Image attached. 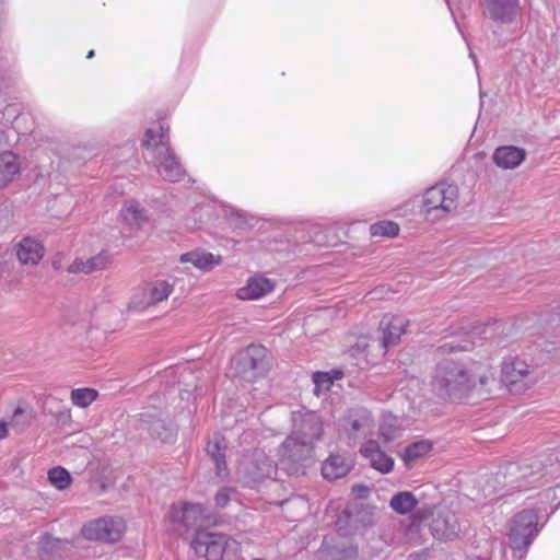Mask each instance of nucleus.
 I'll return each mask as SVG.
<instances>
[{
  "label": "nucleus",
  "instance_id": "nucleus-20",
  "mask_svg": "<svg viewBox=\"0 0 560 560\" xmlns=\"http://www.w3.org/2000/svg\"><path fill=\"white\" fill-rule=\"evenodd\" d=\"M19 260L24 265H36L44 256V246L35 238L24 237L16 249Z\"/></svg>",
  "mask_w": 560,
  "mask_h": 560
},
{
  "label": "nucleus",
  "instance_id": "nucleus-44",
  "mask_svg": "<svg viewBox=\"0 0 560 560\" xmlns=\"http://www.w3.org/2000/svg\"><path fill=\"white\" fill-rule=\"evenodd\" d=\"M342 376V373L339 371L335 372V378H340Z\"/></svg>",
  "mask_w": 560,
  "mask_h": 560
},
{
  "label": "nucleus",
  "instance_id": "nucleus-5",
  "mask_svg": "<svg viewBox=\"0 0 560 560\" xmlns=\"http://www.w3.org/2000/svg\"><path fill=\"white\" fill-rule=\"evenodd\" d=\"M458 197L457 186L439 183L424 191L421 212L428 221L441 220L457 209Z\"/></svg>",
  "mask_w": 560,
  "mask_h": 560
},
{
  "label": "nucleus",
  "instance_id": "nucleus-32",
  "mask_svg": "<svg viewBox=\"0 0 560 560\" xmlns=\"http://www.w3.org/2000/svg\"><path fill=\"white\" fill-rule=\"evenodd\" d=\"M49 482L58 490H65L71 485V476L63 467H54L48 471Z\"/></svg>",
  "mask_w": 560,
  "mask_h": 560
},
{
  "label": "nucleus",
  "instance_id": "nucleus-17",
  "mask_svg": "<svg viewBox=\"0 0 560 560\" xmlns=\"http://www.w3.org/2000/svg\"><path fill=\"white\" fill-rule=\"evenodd\" d=\"M302 440H310L311 445L314 446V442L320 439L323 433V424L318 416L315 413H307L300 419L295 420L293 432Z\"/></svg>",
  "mask_w": 560,
  "mask_h": 560
},
{
  "label": "nucleus",
  "instance_id": "nucleus-37",
  "mask_svg": "<svg viewBox=\"0 0 560 560\" xmlns=\"http://www.w3.org/2000/svg\"><path fill=\"white\" fill-rule=\"evenodd\" d=\"M61 541L59 539L47 536L43 539L40 545V551L43 553L51 552L55 548H57Z\"/></svg>",
  "mask_w": 560,
  "mask_h": 560
},
{
  "label": "nucleus",
  "instance_id": "nucleus-3",
  "mask_svg": "<svg viewBox=\"0 0 560 560\" xmlns=\"http://www.w3.org/2000/svg\"><path fill=\"white\" fill-rule=\"evenodd\" d=\"M190 548L198 557L207 560H236L240 556V544L222 533L197 532L190 540Z\"/></svg>",
  "mask_w": 560,
  "mask_h": 560
},
{
  "label": "nucleus",
  "instance_id": "nucleus-29",
  "mask_svg": "<svg viewBox=\"0 0 560 560\" xmlns=\"http://www.w3.org/2000/svg\"><path fill=\"white\" fill-rule=\"evenodd\" d=\"M417 499L410 492H399L395 494L389 502V506L399 514H407L413 510Z\"/></svg>",
  "mask_w": 560,
  "mask_h": 560
},
{
  "label": "nucleus",
  "instance_id": "nucleus-18",
  "mask_svg": "<svg viewBox=\"0 0 560 560\" xmlns=\"http://www.w3.org/2000/svg\"><path fill=\"white\" fill-rule=\"evenodd\" d=\"M525 156L526 152L524 149L514 145H505L494 151L493 161L501 168L512 170L517 167L524 161Z\"/></svg>",
  "mask_w": 560,
  "mask_h": 560
},
{
  "label": "nucleus",
  "instance_id": "nucleus-1",
  "mask_svg": "<svg viewBox=\"0 0 560 560\" xmlns=\"http://www.w3.org/2000/svg\"><path fill=\"white\" fill-rule=\"evenodd\" d=\"M477 381L481 386L494 382L490 372H481V366L472 361L444 359L436 365L433 386L443 397L459 399L471 392Z\"/></svg>",
  "mask_w": 560,
  "mask_h": 560
},
{
  "label": "nucleus",
  "instance_id": "nucleus-41",
  "mask_svg": "<svg viewBox=\"0 0 560 560\" xmlns=\"http://www.w3.org/2000/svg\"><path fill=\"white\" fill-rule=\"evenodd\" d=\"M8 434V424L0 421V440L4 439Z\"/></svg>",
  "mask_w": 560,
  "mask_h": 560
},
{
  "label": "nucleus",
  "instance_id": "nucleus-9",
  "mask_svg": "<svg viewBox=\"0 0 560 560\" xmlns=\"http://www.w3.org/2000/svg\"><path fill=\"white\" fill-rule=\"evenodd\" d=\"M278 466L262 452L255 451L245 458L238 468V474L248 485H256L265 479L275 478Z\"/></svg>",
  "mask_w": 560,
  "mask_h": 560
},
{
  "label": "nucleus",
  "instance_id": "nucleus-27",
  "mask_svg": "<svg viewBox=\"0 0 560 560\" xmlns=\"http://www.w3.org/2000/svg\"><path fill=\"white\" fill-rule=\"evenodd\" d=\"M120 217L131 228H141L148 221L144 209L135 200L126 201L120 210Z\"/></svg>",
  "mask_w": 560,
  "mask_h": 560
},
{
  "label": "nucleus",
  "instance_id": "nucleus-36",
  "mask_svg": "<svg viewBox=\"0 0 560 560\" xmlns=\"http://www.w3.org/2000/svg\"><path fill=\"white\" fill-rule=\"evenodd\" d=\"M30 422V413L18 407L13 413L11 425L18 430H22Z\"/></svg>",
  "mask_w": 560,
  "mask_h": 560
},
{
  "label": "nucleus",
  "instance_id": "nucleus-19",
  "mask_svg": "<svg viewBox=\"0 0 560 560\" xmlns=\"http://www.w3.org/2000/svg\"><path fill=\"white\" fill-rule=\"evenodd\" d=\"M273 290V283L265 277H253L237 291L241 300H258Z\"/></svg>",
  "mask_w": 560,
  "mask_h": 560
},
{
  "label": "nucleus",
  "instance_id": "nucleus-46",
  "mask_svg": "<svg viewBox=\"0 0 560 560\" xmlns=\"http://www.w3.org/2000/svg\"><path fill=\"white\" fill-rule=\"evenodd\" d=\"M355 489H357V487H354V488H353V490H355ZM358 489H359V490H362V491H364V492H366V491H368V489H366L365 487H358Z\"/></svg>",
  "mask_w": 560,
  "mask_h": 560
},
{
  "label": "nucleus",
  "instance_id": "nucleus-23",
  "mask_svg": "<svg viewBox=\"0 0 560 560\" xmlns=\"http://www.w3.org/2000/svg\"><path fill=\"white\" fill-rule=\"evenodd\" d=\"M21 165L18 155L8 148L0 151V187L12 182L19 175Z\"/></svg>",
  "mask_w": 560,
  "mask_h": 560
},
{
  "label": "nucleus",
  "instance_id": "nucleus-38",
  "mask_svg": "<svg viewBox=\"0 0 560 560\" xmlns=\"http://www.w3.org/2000/svg\"><path fill=\"white\" fill-rule=\"evenodd\" d=\"M380 433L385 441H390L396 438V430L392 428V424H387L386 420L381 424Z\"/></svg>",
  "mask_w": 560,
  "mask_h": 560
},
{
  "label": "nucleus",
  "instance_id": "nucleus-14",
  "mask_svg": "<svg viewBox=\"0 0 560 560\" xmlns=\"http://www.w3.org/2000/svg\"><path fill=\"white\" fill-rule=\"evenodd\" d=\"M372 427L371 413L364 408H357L349 411L343 419L342 430L349 440H355L365 435Z\"/></svg>",
  "mask_w": 560,
  "mask_h": 560
},
{
  "label": "nucleus",
  "instance_id": "nucleus-22",
  "mask_svg": "<svg viewBox=\"0 0 560 560\" xmlns=\"http://www.w3.org/2000/svg\"><path fill=\"white\" fill-rule=\"evenodd\" d=\"M179 261L190 262L202 271H210L222 262V257L205 250H192L180 255Z\"/></svg>",
  "mask_w": 560,
  "mask_h": 560
},
{
  "label": "nucleus",
  "instance_id": "nucleus-42",
  "mask_svg": "<svg viewBox=\"0 0 560 560\" xmlns=\"http://www.w3.org/2000/svg\"><path fill=\"white\" fill-rule=\"evenodd\" d=\"M533 467H537V469L539 470L541 468V463L540 462H534L532 465H530V468Z\"/></svg>",
  "mask_w": 560,
  "mask_h": 560
},
{
  "label": "nucleus",
  "instance_id": "nucleus-2",
  "mask_svg": "<svg viewBox=\"0 0 560 560\" xmlns=\"http://www.w3.org/2000/svg\"><path fill=\"white\" fill-rule=\"evenodd\" d=\"M143 145L153 159V163L160 176L168 182H178L184 176V170L174 151L170 148L168 140L162 125L147 129Z\"/></svg>",
  "mask_w": 560,
  "mask_h": 560
},
{
  "label": "nucleus",
  "instance_id": "nucleus-12",
  "mask_svg": "<svg viewBox=\"0 0 560 560\" xmlns=\"http://www.w3.org/2000/svg\"><path fill=\"white\" fill-rule=\"evenodd\" d=\"M430 529L436 539L452 540L458 536L460 525L454 512L439 509L432 514Z\"/></svg>",
  "mask_w": 560,
  "mask_h": 560
},
{
  "label": "nucleus",
  "instance_id": "nucleus-25",
  "mask_svg": "<svg viewBox=\"0 0 560 560\" xmlns=\"http://www.w3.org/2000/svg\"><path fill=\"white\" fill-rule=\"evenodd\" d=\"M351 469V463L341 455H330L322 465V475L327 480L345 477Z\"/></svg>",
  "mask_w": 560,
  "mask_h": 560
},
{
  "label": "nucleus",
  "instance_id": "nucleus-21",
  "mask_svg": "<svg viewBox=\"0 0 560 560\" xmlns=\"http://www.w3.org/2000/svg\"><path fill=\"white\" fill-rule=\"evenodd\" d=\"M109 264V255L107 252H101L95 256L89 257L85 260L75 259L69 267L68 271L71 273H92L94 271L107 268Z\"/></svg>",
  "mask_w": 560,
  "mask_h": 560
},
{
  "label": "nucleus",
  "instance_id": "nucleus-30",
  "mask_svg": "<svg viewBox=\"0 0 560 560\" xmlns=\"http://www.w3.org/2000/svg\"><path fill=\"white\" fill-rule=\"evenodd\" d=\"M97 397V390L89 387L72 389L70 394L71 402L79 408L89 407Z\"/></svg>",
  "mask_w": 560,
  "mask_h": 560
},
{
  "label": "nucleus",
  "instance_id": "nucleus-39",
  "mask_svg": "<svg viewBox=\"0 0 560 560\" xmlns=\"http://www.w3.org/2000/svg\"><path fill=\"white\" fill-rule=\"evenodd\" d=\"M439 349L441 351H443V352H446V351L453 352L456 349L466 350L467 347L466 346L454 345L453 342H448V343H445V345L441 346Z\"/></svg>",
  "mask_w": 560,
  "mask_h": 560
},
{
  "label": "nucleus",
  "instance_id": "nucleus-35",
  "mask_svg": "<svg viewBox=\"0 0 560 560\" xmlns=\"http://www.w3.org/2000/svg\"><path fill=\"white\" fill-rule=\"evenodd\" d=\"M234 494V489L228 487L221 488L214 497L215 506L220 509L225 508L233 499Z\"/></svg>",
  "mask_w": 560,
  "mask_h": 560
},
{
  "label": "nucleus",
  "instance_id": "nucleus-13",
  "mask_svg": "<svg viewBox=\"0 0 560 560\" xmlns=\"http://www.w3.org/2000/svg\"><path fill=\"white\" fill-rule=\"evenodd\" d=\"M485 14L497 23L510 24L520 12V0H483Z\"/></svg>",
  "mask_w": 560,
  "mask_h": 560
},
{
  "label": "nucleus",
  "instance_id": "nucleus-31",
  "mask_svg": "<svg viewBox=\"0 0 560 560\" xmlns=\"http://www.w3.org/2000/svg\"><path fill=\"white\" fill-rule=\"evenodd\" d=\"M431 448L432 444L429 441L423 440L415 442L406 447L402 454V459L407 465H409L410 463L430 453Z\"/></svg>",
  "mask_w": 560,
  "mask_h": 560
},
{
  "label": "nucleus",
  "instance_id": "nucleus-28",
  "mask_svg": "<svg viewBox=\"0 0 560 560\" xmlns=\"http://www.w3.org/2000/svg\"><path fill=\"white\" fill-rule=\"evenodd\" d=\"M149 415H142V422L148 424V431L150 434L156 439H160L163 442H168L173 439L174 433L171 428L166 427V423L162 419H155L153 421H149L147 418Z\"/></svg>",
  "mask_w": 560,
  "mask_h": 560
},
{
  "label": "nucleus",
  "instance_id": "nucleus-40",
  "mask_svg": "<svg viewBox=\"0 0 560 560\" xmlns=\"http://www.w3.org/2000/svg\"><path fill=\"white\" fill-rule=\"evenodd\" d=\"M8 139L3 132V130L0 129V151L8 148Z\"/></svg>",
  "mask_w": 560,
  "mask_h": 560
},
{
  "label": "nucleus",
  "instance_id": "nucleus-4",
  "mask_svg": "<svg viewBox=\"0 0 560 560\" xmlns=\"http://www.w3.org/2000/svg\"><path fill=\"white\" fill-rule=\"evenodd\" d=\"M540 532L538 514L534 510H523L515 514L509 523V546L514 557L523 560Z\"/></svg>",
  "mask_w": 560,
  "mask_h": 560
},
{
  "label": "nucleus",
  "instance_id": "nucleus-47",
  "mask_svg": "<svg viewBox=\"0 0 560 560\" xmlns=\"http://www.w3.org/2000/svg\"><path fill=\"white\" fill-rule=\"evenodd\" d=\"M2 8H3V4H2V2H0V10H2Z\"/></svg>",
  "mask_w": 560,
  "mask_h": 560
},
{
  "label": "nucleus",
  "instance_id": "nucleus-33",
  "mask_svg": "<svg viewBox=\"0 0 560 560\" xmlns=\"http://www.w3.org/2000/svg\"><path fill=\"white\" fill-rule=\"evenodd\" d=\"M373 236H387L392 237L398 234L399 226L393 221H380L370 228Z\"/></svg>",
  "mask_w": 560,
  "mask_h": 560
},
{
  "label": "nucleus",
  "instance_id": "nucleus-34",
  "mask_svg": "<svg viewBox=\"0 0 560 560\" xmlns=\"http://www.w3.org/2000/svg\"><path fill=\"white\" fill-rule=\"evenodd\" d=\"M313 382L315 385L314 394L319 396L322 393L329 390L334 383V376L327 372H316L313 374Z\"/></svg>",
  "mask_w": 560,
  "mask_h": 560
},
{
  "label": "nucleus",
  "instance_id": "nucleus-15",
  "mask_svg": "<svg viewBox=\"0 0 560 560\" xmlns=\"http://www.w3.org/2000/svg\"><path fill=\"white\" fill-rule=\"evenodd\" d=\"M407 326L408 320L404 316H384L380 324L383 348L388 349L397 345Z\"/></svg>",
  "mask_w": 560,
  "mask_h": 560
},
{
  "label": "nucleus",
  "instance_id": "nucleus-6",
  "mask_svg": "<svg viewBox=\"0 0 560 560\" xmlns=\"http://www.w3.org/2000/svg\"><path fill=\"white\" fill-rule=\"evenodd\" d=\"M268 351L262 346L250 345L231 361V373L246 382H254L268 371Z\"/></svg>",
  "mask_w": 560,
  "mask_h": 560
},
{
  "label": "nucleus",
  "instance_id": "nucleus-11",
  "mask_svg": "<svg viewBox=\"0 0 560 560\" xmlns=\"http://www.w3.org/2000/svg\"><path fill=\"white\" fill-rule=\"evenodd\" d=\"M125 529L120 518L103 517L88 523L83 529V536L92 540L117 541Z\"/></svg>",
  "mask_w": 560,
  "mask_h": 560
},
{
  "label": "nucleus",
  "instance_id": "nucleus-43",
  "mask_svg": "<svg viewBox=\"0 0 560 560\" xmlns=\"http://www.w3.org/2000/svg\"><path fill=\"white\" fill-rule=\"evenodd\" d=\"M536 474H538V470L535 472V475ZM523 476L524 477H534V472H530V474L524 472Z\"/></svg>",
  "mask_w": 560,
  "mask_h": 560
},
{
  "label": "nucleus",
  "instance_id": "nucleus-8",
  "mask_svg": "<svg viewBox=\"0 0 560 560\" xmlns=\"http://www.w3.org/2000/svg\"><path fill=\"white\" fill-rule=\"evenodd\" d=\"M313 455L310 440H302L296 434L289 435L279 448V466L288 474H295L299 466Z\"/></svg>",
  "mask_w": 560,
  "mask_h": 560
},
{
  "label": "nucleus",
  "instance_id": "nucleus-26",
  "mask_svg": "<svg viewBox=\"0 0 560 560\" xmlns=\"http://www.w3.org/2000/svg\"><path fill=\"white\" fill-rule=\"evenodd\" d=\"M225 450V441L219 435L213 436V439L208 442L207 453L211 457L215 466L217 475L220 478L226 476Z\"/></svg>",
  "mask_w": 560,
  "mask_h": 560
},
{
  "label": "nucleus",
  "instance_id": "nucleus-10",
  "mask_svg": "<svg viewBox=\"0 0 560 560\" xmlns=\"http://www.w3.org/2000/svg\"><path fill=\"white\" fill-rule=\"evenodd\" d=\"M174 283L167 280H153L145 283L141 291L131 298L129 307L135 311H144L165 300L173 293Z\"/></svg>",
  "mask_w": 560,
  "mask_h": 560
},
{
  "label": "nucleus",
  "instance_id": "nucleus-24",
  "mask_svg": "<svg viewBox=\"0 0 560 560\" xmlns=\"http://www.w3.org/2000/svg\"><path fill=\"white\" fill-rule=\"evenodd\" d=\"M503 372L505 382L510 385L523 383L524 386H528L535 382V378L530 376L533 372L523 361H514L511 364L505 365Z\"/></svg>",
  "mask_w": 560,
  "mask_h": 560
},
{
  "label": "nucleus",
  "instance_id": "nucleus-45",
  "mask_svg": "<svg viewBox=\"0 0 560 560\" xmlns=\"http://www.w3.org/2000/svg\"><path fill=\"white\" fill-rule=\"evenodd\" d=\"M93 56H94V50H90V51L88 52L86 58H89V59H90V58H92Z\"/></svg>",
  "mask_w": 560,
  "mask_h": 560
},
{
  "label": "nucleus",
  "instance_id": "nucleus-16",
  "mask_svg": "<svg viewBox=\"0 0 560 560\" xmlns=\"http://www.w3.org/2000/svg\"><path fill=\"white\" fill-rule=\"evenodd\" d=\"M360 453L370 460V464L374 469L383 474L392 471L394 467V459L381 451L377 442L372 440L365 442L361 446Z\"/></svg>",
  "mask_w": 560,
  "mask_h": 560
},
{
  "label": "nucleus",
  "instance_id": "nucleus-7",
  "mask_svg": "<svg viewBox=\"0 0 560 560\" xmlns=\"http://www.w3.org/2000/svg\"><path fill=\"white\" fill-rule=\"evenodd\" d=\"M207 518L206 509L199 503L182 502L173 504L168 512V520L172 530L178 536L191 539L196 536L197 532H201Z\"/></svg>",
  "mask_w": 560,
  "mask_h": 560
}]
</instances>
